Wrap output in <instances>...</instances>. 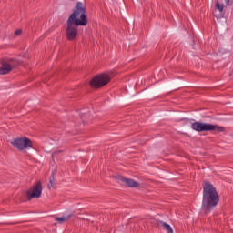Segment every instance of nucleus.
Returning <instances> with one entry per match:
<instances>
[{"label": "nucleus", "mask_w": 233, "mask_h": 233, "mask_svg": "<svg viewBox=\"0 0 233 233\" xmlns=\"http://www.w3.org/2000/svg\"><path fill=\"white\" fill-rule=\"evenodd\" d=\"M219 198L218 191L208 182H206L203 186V201H202V209L206 213H209L213 208L218 206Z\"/></svg>", "instance_id": "1"}, {"label": "nucleus", "mask_w": 233, "mask_h": 233, "mask_svg": "<svg viewBox=\"0 0 233 233\" xmlns=\"http://www.w3.org/2000/svg\"><path fill=\"white\" fill-rule=\"evenodd\" d=\"M67 21L77 25L78 26H86L88 25V13L86 12V5L83 2H77L73 13L68 17Z\"/></svg>", "instance_id": "2"}, {"label": "nucleus", "mask_w": 233, "mask_h": 233, "mask_svg": "<svg viewBox=\"0 0 233 233\" xmlns=\"http://www.w3.org/2000/svg\"><path fill=\"white\" fill-rule=\"evenodd\" d=\"M192 130L196 132H224V127L218 125L208 124L207 122H194L191 125Z\"/></svg>", "instance_id": "3"}, {"label": "nucleus", "mask_w": 233, "mask_h": 233, "mask_svg": "<svg viewBox=\"0 0 233 233\" xmlns=\"http://www.w3.org/2000/svg\"><path fill=\"white\" fill-rule=\"evenodd\" d=\"M111 79L112 78L110 77V75L108 73H102L93 77L90 81V85L92 88H101L102 86L108 85Z\"/></svg>", "instance_id": "4"}, {"label": "nucleus", "mask_w": 233, "mask_h": 233, "mask_svg": "<svg viewBox=\"0 0 233 233\" xmlns=\"http://www.w3.org/2000/svg\"><path fill=\"white\" fill-rule=\"evenodd\" d=\"M79 36V25L66 21V37L67 41H76Z\"/></svg>", "instance_id": "5"}, {"label": "nucleus", "mask_w": 233, "mask_h": 233, "mask_svg": "<svg viewBox=\"0 0 233 233\" xmlns=\"http://www.w3.org/2000/svg\"><path fill=\"white\" fill-rule=\"evenodd\" d=\"M11 145L18 150H25V148H33L32 140H30V138L26 137L13 139L11 141Z\"/></svg>", "instance_id": "6"}, {"label": "nucleus", "mask_w": 233, "mask_h": 233, "mask_svg": "<svg viewBox=\"0 0 233 233\" xmlns=\"http://www.w3.org/2000/svg\"><path fill=\"white\" fill-rule=\"evenodd\" d=\"M41 194H43V185L41 181H38L33 188L26 192V198L28 201H31V199H38V198H41Z\"/></svg>", "instance_id": "7"}, {"label": "nucleus", "mask_w": 233, "mask_h": 233, "mask_svg": "<svg viewBox=\"0 0 233 233\" xmlns=\"http://www.w3.org/2000/svg\"><path fill=\"white\" fill-rule=\"evenodd\" d=\"M118 181L125 183L126 186L129 187V188H137V187H139V183H137L134 179L125 178V177L123 176L118 177Z\"/></svg>", "instance_id": "8"}, {"label": "nucleus", "mask_w": 233, "mask_h": 233, "mask_svg": "<svg viewBox=\"0 0 233 233\" xmlns=\"http://www.w3.org/2000/svg\"><path fill=\"white\" fill-rule=\"evenodd\" d=\"M9 72H12V65L6 62H3L2 66L0 67V76L9 74Z\"/></svg>", "instance_id": "9"}, {"label": "nucleus", "mask_w": 233, "mask_h": 233, "mask_svg": "<svg viewBox=\"0 0 233 233\" xmlns=\"http://www.w3.org/2000/svg\"><path fill=\"white\" fill-rule=\"evenodd\" d=\"M157 226L159 228H163V230H167V233H174L172 227L168 225L167 222L158 221Z\"/></svg>", "instance_id": "10"}, {"label": "nucleus", "mask_w": 233, "mask_h": 233, "mask_svg": "<svg viewBox=\"0 0 233 233\" xmlns=\"http://www.w3.org/2000/svg\"><path fill=\"white\" fill-rule=\"evenodd\" d=\"M70 218H72V215L64 216V217H56V221H57L58 223H66V221H68L70 219Z\"/></svg>", "instance_id": "11"}, {"label": "nucleus", "mask_w": 233, "mask_h": 233, "mask_svg": "<svg viewBox=\"0 0 233 233\" xmlns=\"http://www.w3.org/2000/svg\"><path fill=\"white\" fill-rule=\"evenodd\" d=\"M47 188L49 189L56 188V179L54 178V174H52L49 177V183L47 185Z\"/></svg>", "instance_id": "12"}, {"label": "nucleus", "mask_w": 233, "mask_h": 233, "mask_svg": "<svg viewBox=\"0 0 233 233\" xmlns=\"http://www.w3.org/2000/svg\"><path fill=\"white\" fill-rule=\"evenodd\" d=\"M216 8L219 11L220 14H222V12L224 10V4L216 2Z\"/></svg>", "instance_id": "13"}, {"label": "nucleus", "mask_w": 233, "mask_h": 233, "mask_svg": "<svg viewBox=\"0 0 233 233\" xmlns=\"http://www.w3.org/2000/svg\"><path fill=\"white\" fill-rule=\"evenodd\" d=\"M21 34H23V30L21 29H17L15 31V35H21Z\"/></svg>", "instance_id": "14"}, {"label": "nucleus", "mask_w": 233, "mask_h": 233, "mask_svg": "<svg viewBox=\"0 0 233 233\" xmlns=\"http://www.w3.org/2000/svg\"><path fill=\"white\" fill-rule=\"evenodd\" d=\"M59 153H61V150L53 152L52 157H56Z\"/></svg>", "instance_id": "15"}, {"label": "nucleus", "mask_w": 233, "mask_h": 233, "mask_svg": "<svg viewBox=\"0 0 233 233\" xmlns=\"http://www.w3.org/2000/svg\"><path fill=\"white\" fill-rule=\"evenodd\" d=\"M224 2L226 3V5H231V1L230 0H224Z\"/></svg>", "instance_id": "16"}]
</instances>
